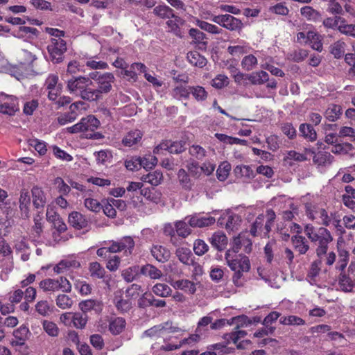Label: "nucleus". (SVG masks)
Instances as JSON below:
<instances>
[{
	"mask_svg": "<svg viewBox=\"0 0 355 355\" xmlns=\"http://www.w3.org/2000/svg\"><path fill=\"white\" fill-rule=\"evenodd\" d=\"M176 255L178 259L184 264L190 265L193 263L192 252L187 248H179L177 249Z\"/></svg>",
	"mask_w": 355,
	"mask_h": 355,
	"instance_id": "39",
	"label": "nucleus"
},
{
	"mask_svg": "<svg viewBox=\"0 0 355 355\" xmlns=\"http://www.w3.org/2000/svg\"><path fill=\"white\" fill-rule=\"evenodd\" d=\"M78 104L77 103H73L70 105V110H71V113L64 114L58 118V123L63 125L67 124V123L73 122L76 120L77 117V114L73 112V110L78 108Z\"/></svg>",
	"mask_w": 355,
	"mask_h": 355,
	"instance_id": "48",
	"label": "nucleus"
},
{
	"mask_svg": "<svg viewBox=\"0 0 355 355\" xmlns=\"http://www.w3.org/2000/svg\"><path fill=\"white\" fill-rule=\"evenodd\" d=\"M196 24L202 30L212 34H220L222 32V29L218 26L198 19H196Z\"/></svg>",
	"mask_w": 355,
	"mask_h": 355,
	"instance_id": "52",
	"label": "nucleus"
},
{
	"mask_svg": "<svg viewBox=\"0 0 355 355\" xmlns=\"http://www.w3.org/2000/svg\"><path fill=\"white\" fill-rule=\"evenodd\" d=\"M31 204V198L27 190L23 189L20 193L19 208L21 211V216L24 218L29 216V206Z\"/></svg>",
	"mask_w": 355,
	"mask_h": 355,
	"instance_id": "25",
	"label": "nucleus"
},
{
	"mask_svg": "<svg viewBox=\"0 0 355 355\" xmlns=\"http://www.w3.org/2000/svg\"><path fill=\"white\" fill-rule=\"evenodd\" d=\"M187 59L191 64L200 68H202L207 64L206 58L197 51L188 53Z\"/></svg>",
	"mask_w": 355,
	"mask_h": 355,
	"instance_id": "38",
	"label": "nucleus"
},
{
	"mask_svg": "<svg viewBox=\"0 0 355 355\" xmlns=\"http://www.w3.org/2000/svg\"><path fill=\"white\" fill-rule=\"evenodd\" d=\"M313 162L319 166L329 165L334 160V157L328 152L319 151L313 158Z\"/></svg>",
	"mask_w": 355,
	"mask_h": 355,
	"instance_id": "32",
	"label": "nucleus"
},
{
	"mask_svg": "<svg viewBox=\"0 0 355 355\" xmlns=\"http://www.w3.org/2000/svg\"><path fill=\"white\" fill-rule=\"evenodd\" d=\"M141 273L151 279H159L162 276V272L152 264H146L141 268Z\"/></svg>",
	"mask_w": 355,
	"mask_h": 355,
	"instance_id": "28",
	"label": "nucleus"
},
{
	"mask_svg": "<svg viewBox=\"0 0 355 355\" xmlns=\"http://www.w3.org/2000/svg\"><path fill=\"white\" fill-rule=\"evenodd\" d=\"M345 46L346 44L343 41H336L330 46V52L335 58H341L345 53Z\"/></svg>",
	"mask_w": 355,
	"mask_h": 355,
	"instance_id": "45",
	"label": "nucleus"
},
{
	"mask_svg": "<svg viewBox=\"0 0 355 355\" xmlns=\"http://www.w3.org/2000/svg\"><path fill=\"white\" fill-rule=\"evenodd\" d=\"M142 135L141 131L138 130L130 131L123 137L122 144L125 146L131 147L141 141Z\"/></svg>",
	"mask_w": 355,
	"mask_h": 355,
	"instance_id": "27",
	"label": "nucleus"
},
{
	"mask_svg": "<svg viewBox=\"0 0 355 355\" xmlns=\"http://www.w3.org/2000/svg\"><path fill=\"white\" fill-rule=\"evenodd\" d=\"M79 307L81 311L86 313L88 311L94 310L96 312L102 309V304L100 301L95 300H87L79 303Z\"/></svg>",
	"mask_w": 355,
	"mask_h": 355,
	"instance_id": "31",
	"label": "nucleus"
},
{
	"mask_svg": "<svg viewBox=\"0 0 355 355\" xmlns=\"http://www.w3.org/2000/svg\"><path fill=\"white\" fill-rule=\"evenodd\" d=\"M125 327V320L121 317H117L110 321L109 329L114 335L121 334Z\"/></svg>",
	"mask_w": 355,
	"mask_h": 355,
	"instance_id": "33",
	"label": "nucleus"
},
{
	"mask_svg": "<svg viewBox=\"0 0 355 355\" xmlns=\"http://www.w3.org/2000/svg\"><path fill=\"white\" fill-rule=\"evenodd\" d=\"M252 243L251 240L248 237L247 232L241 233L234 238L232 250L237 253L241 250L245 253H250L252 250Z\"/></svg>",
	"mask_w": 355,
	"mask_h": 355,
	"instance_id": "16",
	"label": "nucleus"
},
{
	"mask_svg": "<svg viewBox=\"0 0 355 355\" xmlns=\"http://www.w3.org/2000/svg\"><path fill=\"white\" fill-rule=\"evenodd\" d=\"M114 304L117 311L120 313H126L129 311L132 306V303L129 297L125 298L121 291L114 293Z\"/></svg>",
	"mask_w": 355,
	"mask_h": 355,
	"instance_id": "18",
	"label": "nucleus"
},
{
	"mask_svg": "<svg viewBox=\"0 0 355 355\" xmlns=\"http://www.w3.org/2000/svg\"><path fill=\"white\" fill-rule=\"evenodd\" d=\"M190 94H192L197 101H204L207 99L208 96V93L205 89L199 85L190 87Z\"/></svg>",
	"mask_w": 355,
	"mask_h": 355,
	"instance_id": "49",
	"label": "nucleus"
},
{
	"mask_svg": "<svg viewBox=\"0 0 355 355\" xmlns=\"http://www.w3.org/2000/svg\"><path fill=\"white\" fill-rule=\"evenodd\" d=\"M30 331L28 328L23 324L14 331V339L12 340L13 346H23L25 345L26 340L28 338Z\"/></svg>",
	"mask_w": 355,
	"mask_h": 355,
	"instance_id": "20",
	"label": "nucleus"
},
{
	"mask_svg": "<svg viewBox=\"0 0 355 355\" xmlns=\"http://www.w3.org/2000/svg\"><path fill=\"white\" fill-rule=\"evenodd\" d=\"M180 330L179 327L173 325L172 322L167 321L146 330L142 334V338L148 337L151 339H158L164 338L168 334L178 332Z\"/></svg>",
	"mask_w": 355,
	"mask_h": 355,
	"instance_id": "5",
	"label": "nucleus"
},
{
	"mask_svg": "<svg viewBox=\"0 0 355 355\" xmlns=\"http://www.w3.org/2000/svg\"><path fill=\"white\" fill-rule=\"evenodd\" d=\"M258 64L257 58L252 54L245 55L241 60V67L246 71L254 69Z\"/></svg>",
	"mask_w": 355,
	"mask_h": 355,
	"instance_id": "54",
	"label": "nucleus"
},
{
	"mask_svg": "<svg viewBox=\"0 0 355 355\" xmlns=\"http://www.w3.org/2000/svg\"><path fill=\"white\" fill-rule=\"evenodd\" d=\"M139 266H132L122 271L121 275L127 282L134 281L138 275Z\"/></svg>",
	"mask_w": 355,
	"mask_h": 355,
	"instance_id": "64",
	"label": "nucleus"
},
{
	"mask_svg": "<svg viewBox=\"0 0 355 355\" xmlns=\"http://www.w3.org/2000/svg\"><path fill=\"white\" fill-rule=\"evenodd\" d=\"M0 97L1 114L13 116L17 112L19 111V101L15 96L1 93Z\"/></svg>",
	"mask_w": 355,
	"mask_h": 355,
	"instance_id": "10",
	"label": "nucleus"
},
{
	"mask_svg": "<svg viewBox=\"0 0 355 355\" xmlns=\"http://www.w3.org/2000/svg\"><path fill=\"white\" fill-rule=\"evenodd\" d=\"M247 78L253 85H262L269 80L268 73L264 71L252 73Z\"/></svg>",
	"mask_w": 355,
	"mask_h": 355,
	"instance_id": "35",
	"label": "nucleus"
},
{
	"mask_svg": "<svg viewBox=\"0 0 355 355\" xmlns=\"http://www.w3.org/2000/svg\"><path fill=\"white\" fill-rule=\"evenodd\" d=\"M249 50L250 47L244 42H240L237 44L231 45L227 47V52L235 57H239L247 53Z\"/></svg>",
	"mask_w": 355,
	"mask_h": 355,
	"instance_id": "34",
	"label": "nucleus"
},
{
	"mask_svg": "<svg viewBox=\"0 0 355 355\" xmlns=\"http://www.w3.org/2000/svg\"><path fill=\"white\" fill-rule=\"evenodd\" d=\"M40 287L44 291H61L64 293H69L71 291V284L69 281L63 277H60L57 279H45L40 282Z\"/></svg>",
	"mask_w": 355,
	"mask_h": 355,
	"instance_id": "6",
	"label": "nucleus"
},
{
	"mask_svg": "<svg viewBox=\"0 0 355 355\" xmlns=\"http://www.w3.org/2000/svg\"><path fill=\"white\" fill-rule=\"evenodd\" d=\"M292 243L294 248L300 254H305L309 249V245L306 239L300 235H295L292 237Z\"/></svg>",
	"mask_w": 355,
	"mask_h": 355,
	"instance_id": "29",
	"label": "nucleus"
},
{
	"mask_svg": "<svg viewBox=\"0 0 355 355\" xmlns=\"http://www.w3.org/2000/svg\"><path fill=\"white\" fill-rule=\"evenodd\" d=\"M212 21L230 31H236L242 28V22L239 19L230 15H222L214 16Z\"/></svg>",
	"mask_w": 355,
	"mask_h": 355,
	"instance_id": "13",
	"label": "nucleus"
},
{
	"mask_svg": "<svg viewBox=\"0 0 355 355\" xmlns=\"http://www.w3.org/2000/svg\"><path fill=\"white\" fill-rule=\"evenodd\" d=\"M311 47L319 52L322 51L323 46L321 42L320 36L316 32L309 31L307 32L306 43Z\"/></svg>",
	"mask_w": 355,
	"mask_h": 355,
	"instance_id": "26",
	"label": "nucleus"
},
{
	"mask_svg": "<svg viewBox=\"0 0 355 355\" xmlns=\"http://www.w3.org/2000/svg\"><path fill=\"white\" fill-rule=\"evenodd\" d=\"M94 155L98 165L107 166L110 164L112 159V153L109 150H100L95 152Z\"/></svg>",
	"mask_w": 355,
	"mask_h": 355,
	"instance_id": "37",
	"label": "nucleus"
},
{
	"mask_svg": "<svg viewBox=\"0 0 355 355\" xmlns=\"http://www.w3.org/2000/svg\"><path fill=\"white\" fill-rule=\"evenodd\" d=\"M266 222L263 227V230H265V232H263V236L268 237V234L271 231V228L273 226L276 218V214L272 209H268L266 211Z\"/></svg>",
	"mask_w": 355,
	"mask_h": 355,
	"instance_id": "57",
	"label": "nucleus"
},
{
	"mask_svg": "<svg viewBox=\"0 0 355 355\" xmlns=\"http://www.w3.org/2000/svg\"><path fill=\"white\" fill-rule=\"evenodd\" d=\"M352 277L346 275H341L339 279V286L342 291L345 292H352L353 291Z\"/></svg>",
	"mask_w": 355,
	"mask_h": 355,
	"instance_id": "60",
	"label": "nucleus"
},
{
	"mask_svg": "<svg viewBox=\"0 0 355 355\" xmlns=\"http://www.w3.org/2000/svg\"><path fill=\"white\" fill-rule=\"evenodd\" d=\"M89 272L90 276L95 279H103L105 274V268L97 261L89 263Z\"/></svg>",
	"mask_w": 355,
	"mask_h": 355,
	"instance_id": "40",
	"label": "nucleus"
},
{
	"mask_svg": "<svg viewBox=\"0 0 355 355\" xmlns=\"http://www.w3.org/2000/svg\"><path fill=\"white\" fill-rule=\"evenodd\" d=\"M87 322V315L84 313H73L72 324L77 329H83Z\"/></svg>",
	"mask_w": 355,
	"mask_h": 355,
	"instance_id": "59",
	"label": "nucleus"
},
{
	"mask_svg": "<svg viewBox=\"0 0 355 355\" xmlns=\"http://www.w3.org/2000/svg\"><path fill=\"white\" fill-rule=\"evenodd\" d=\"M163 341L164 344L161 345L159 342H156L155 343L152 345V349L155 351H165L170 352L173 350H175L179 349L182 346L186 344H191L193 343H196L199 340L200 336L197 334H193L190 336L189 338H184L182 340L179 345H174L171 343H166V340L163 338Z\"/></svg>",
	"mask_w": 355,
	"mask_h": 355,
	"instance_id": "12",
	"label": "nucleus"
},
{
	"mask_svg": "<svg viewBox=\"0 0 355 355\" xmlns=\"http://www.w3.org/2000/svg\"><path fill=\"white\" fill-rule=\"evenodd\" d=\"M32 195L33 198V205L36 208L43 207L45 204L46 200L44 192L42 190L35 187L32 189Z\"/></svg>",
	"mask_w": 355,
	"mask_h": 355,
	"instance_id": "46",
	"label": "nucleus"
},
{
	"mask_svg": "<svg viewBox=\"0 0 355 355\" xmlns=\"http://www.w3.org/2000/svg\"><path fill=\"white\" fill-rule=\"evenodd\" d=\"M69 223L74 228L81 230L87 225V220L85 216L78 211H73L69 216Z\"/></svg>",
	"mask_w": 355,
	"mask_h": 355,
	"instance_id": "24",
	"label": "nucleus"
},
{
	"mask_svg": "<svg viewBox=\"0 0 355 355\" xmlns=\"http://www.w3.org/2000/svg\"><path fill=\"white\" fill-rule=\"evenodd\" d=\"M224 220H226L225 227L227 231L237 230L241 222V217L239 215L229 211L224 214L223 216L219 218L218 223L222 225L225 223Z\"/></svg>",
	"mask_w": 355,
	"mask_h": 355,
	"instance_id": "17",
	"label": "nucleus"
},
{
	"mask_svg": "<svg viewBox=\"0 0 355 355\" xmlns=\"http://www.w3.org/2000/svg\"><path fill=\"white\" fill-rule=\"evenodd\" d=\"M89 78L94 80L97 85L96 89L91 88L92 101H98L102 98L103 94L109 93L115 80L114 75L110 72H92L89 73Z\"/></svg>",
	"mask_w": 355,
	"mask_h": 355,
	"instance_id": "3",
	"label": "nucleus"
},
{
	"mask_svg": "<svg viewBox=\"0 0 355 355\" xmlns=\"http://www.w3.org/2000/svg\"><path fill=\"white\" fill-rule=\"evenodd\" d=\"M85 207L89 211L98 213L103 209L102 204L97 200L93 198H86L84 200Z\"/></svg>",
	"mask_w": 355,
	"mask_h": 355,
	"instance_id": "53",
	"label": "nucleus"
},
{
	"mask_svg": "<svg viewBox=\"0 0 355 355\" xmlns=\"http://www.w3.org/2000/svg\"><path fill=\"white\" fill-rule=\"evenodd\" d=\"M152 256L159 262H166L170 257V251L165 247L159 245H153L150 248Z\"/></svg>",
	"mask_w": 355,
	"mask_h": 355,
	"instance_id": "21",
	"label": "nucleus"
},
{
	"mask_svg": "<svg viewBox=\"0 0 355 355\" xmlns=\"http://www.w3.org/2000/svg\"><path fill=\"white\" fill-rule=\"evenodd\" d=\"M300 132L304 138L311 141H315L317 138L316 132L310 124H301L300 126Z\"/></svg>",
	"mask_w": 355,
	"mask_h": 355,
	"instance_id": "47",
	"label": "nucleus"
},
{
	"mask_svg": "<svg viewBox=\"0 0 355 355\" xmlns=\"http://www.w3.org/2000/svg\"><path fill=\"white\" fill-rule=\"evenodd\" d=\"M92 80L89 76H79L72 77L66 82L67 90L71 94L79 96L83 100L92 101L91 88Z\"/></svg>",
	"mask_w": 355,
	"mask_h": 355,
	"instance_id": "2",
	"label": "nucleus"
},
{
	"mask_svg": "<svg viewBox=\"0 0 355 355\" xmlns=\"http://www.w3.org/2000/svg\"><path fill=\"white\" fill-rule=\"evenodd\" d=\"M209 241L211 245L218 251L223 250L227 245V238L222 232H216L214 233L209 239Z\"/></svg>",
	"mask_w": 355,
	"mask_h": 355,
	"instance_id": "22",
	"label": "nucleus"
},
{
	"mask_svg": "<svg viewBox=\"0 0 355 355\" xmlns=\"http://www.w3.org/2000/svg\"><path fill=\"white\" fill-rule=\"evenodd\" d=\"M190 95V87L177 86L172 90V96L177 99H187Z\"/></svg>",
	"mask_w": 355,
	"mask_h": 355,
	"instance_id": "58",
	"label": "nucleus"
},
{
	"mask_svg": "<svg viewBox=\"0 0 355 355\" xmlns=\"http://www.w3.org/2000/svg\"><path fill=\"white\" fill-rule=\"evenodd\" d=\"M153 12L155 15L162 19H170L171 17H175L173 10L166 5H159L156 6L153 10Z\"/></svg>",
	"mask_w": 355,
	"mask_h": 355,
	"instance_id": "44",
	"label": "nucleus"
},
{
	"mask_svg": "<svg viewBox=\"0 0 355 355\" xmlns=\"http://www.w3.org/2000/svg\"><path fill=\"white\" fill-rule=\"evenodd\" d=\"M301 15L308 21L318 22L321 21L322 15L311 6H304L300 10Z\"/></svg>",
	"mask_w": 355,
	"mask_h": 355,
	"instance_id": "30",
	"label": "nucleus"
},
{
	"mask_svg": "<svg viewBox=\"0 0 355 355\" xmlns=\"http://www.w3.org/2000/svg\"><path fill=\"white\" fill-rule=\"evenodd\" d=\"M234 171L236 177L244 178L247 180L254 177V173L249 166H236Z\"/></svg>",
	"mask_w": 355,
	"mask_h": 355,
	"instance_id": "43",
	"label": "nucleus"
},
{
	"mask_svg": "<svg viewBox=\"0 0 355 355\" xmlns=\"http://www.w3.org/2000/svg\"><path fill=\"white\" fill-rule=\"evenodd\" d=\"M264 222V216L263 214L259 215L254 223L252 225L250 229V234L253 236H257L259 234H261L262 232H265L263 227V224Z\"/></svg>",
	"mask_w": 355,
	"mask_h": 355,
	"instance_id": "51",
	"label": "nucleus"
},
{
	"mask_svg": "<svg viewBox=\"0 0 355 355\" xmlns=\"http://www.w3.org/2000/svg\"><path fill=\"white\" fill-rule=\"evenodd\" d=\"M343 114L341 105L336 104H330L324 112L325 118L331 122H335L340 119Z\"/></svg>",
	"mask_w": 355,
	"mask_h": 355,
	"instance_id": "23",
	"label": "nucleus"
},
{
	"mask_svg": "<svg viewBox=\"0 0 355 355\" xmlns=\"http://www.w3.org/2000/svg\"><path fill=\"white\" fill-rule=\"evenodd\" d=\"M100 122L95 116L89 115L81 119L78 123L68 127L67 130L71 134L88 131L94 132L98 128Z\"/></svg>",
	"mask_w": 355,
	"mask_h": 355,
	"instance_id": "7",
	"label": "nucleus"
},
{
	"mask_svg": "<svg viewBox=\"0 0 355 355\" xmlns=\"http://www.w3.org/2000/svg\"><path fill=\"white\" fill-rule=\"evenodd\" d=\"M163 179V175L160 171H155L143 175L142 180L148 182L153 186H157L161 184Z\"/></svg>",
	"mask_w": 355,
	"mask_h": 355,
	"instance_id": "42",
	"label": "nucleus"
},
{
	"mask_svg": "<svg viewBox=\"0 0 355 355\" xmlns=\"http://www.w3.org/2000/svg\"><path fill=\"white\" fill-rule=\"evenodd\" d=\"M178 180L182 187L186 190H190L192 187L191 181L184 169H180L178 173Z\"/></svg>",
	"mask_w": 355,
	"mask_h": 355,
	"instance_id": "62",
	"label": "nucleus"
},
{
	"mask_svg": "<svg viewBox=\"0 0 355 355\" xmlns=\"http://www.w3.org/2000/svg\"><path fill=\"white\" fill-rule=\"evenodd\" d=\"M279 322L284 325H304L305 321L296 315H288L282 317L279 320Z\"/></svg>",
	"mask_w": 355,
	"mask_h": 355,
	"instance_id": "61",
	"label": "nucleus"
},
{
	"mask_svg": "<svg viewBox=\"0 0 355 355\" xmlns=\"http://www.w3.org/2000/svg\"><path fill=\"white\" fill-rule=\"evenodd\" d=\"M321 261L315 260L312 262L306 279L311 284H316V277L318 276L320 271Z\"/></svg>",
	"mask_w": 355,
	"mask_h": 355,
	"instance_id": "41",
	"label": "nucleus"
},
{
	"mask_svg": "<svg viewBox=\"0 0 355 355\" xmlns=\"http://www.w3.org/2000/svg\"><path fill=\"white\" fill-rule=\"evenodd\" d=\"M42 326L44 330L49 336L51 337H56L58 336L60 331L55 323L49 320H44Z\"/></svg>",
	"mask_w": 355,
	"mask_h": 355,
	"instance_id": "63",
	"label": "nucleus"
},
{
	"mask_svg": "<svg viewBox=\"0 0 355 355\" xmlns=\"http://www.w3.org/2000/svg\"><path fill=\"white\" fill-rule=\"evenodd\" d=\"M171 286L176 290H182L189 294L193 295L196 291V286L193 282L189 279H181L170 282Z\"/></svg>",
	"mask_w": 355,
	"mask_h": 355,
	"instance_id": "19",
	"label": "nucleus"
},
{
	"mask_svg": "<svg viewBox=\"0 0 355 355\" xmlns=\"http://www.w3.org/2000/svg\"><path fill=\"white\" fill-rule=\"evenodd\" d=\"M47 49L51 61L60 63L63 60V54L67 51V44L62 38H52Z\"/></svg>",
	"mask_w": 355,
	"mask_h": 355,
	"instance_id": "8",
	"label": "nucleus"
},
{
	"mask_svg": "<svg viewBox=\"0 0 355 355\" xmlns=\"http://www.w3.org/2000/svg\"><path fill=\"white\" fill-rule=\"evenodd\" d=\"M186 149V142L184 141H165L156 146L153 150L154 153H159L160 150H166L170 153L179 154Z\"/></svg>",
	"mask_w": 355,
	"mask_h": 355,
	"instance_id": "15",
	"label": "nucleus"
},
{
	"mask_svg": "<svg viewBox=\"0 0 355 355\" xmlns=\"http://www.w3.org/2000/svg\"><path fill=\"white\" fill-rule=\"evenodd\" d=\"M187 223L191 227L202 228L210 226L215 223L216 219L209 215H202L200 214H194L185 218Z\"/></svg>",
	"mask_w": 355,
	"mask_h": 355,
	"instance_id": "14",
	"label": "nucleus"
},
{
	"mask_svg": "<svg viewBox=\"0 0 355 355\" xmlns=\"http://www.w3.org/2000/svg\"><path fill=\"white\" fill-rule=\"evenodd\" d=\"M44 86L48 90V98L50 101H54L60 95L62 91V84L59 81L58 74L50 73L47 76Z\"/></svg>",
	"mask_w": 355,
	"mask_h": 355,
	"instance_id": "11",
	"label": "nucleus"
},
{
	"mask_svg": "<svg viewBox=\"0 0 355 355\" xmlns=\"http://www.w3.org/2000/svg\"><path fill=\"white\" fill-rule=\"evenodd\" d=\"M306 214L311 220L324 226H329L333 218V213L328 214L325 209L309 202L305 205Z\"/></svg>",
	"mask_w": 355,
	"mask_h": 355,
	"instance_id": "4",
	"label": "nucleus"
},
{
	"mask_svg": "<svg viewBox=\"0 0 355 355\" xmlns=\"http://www.w3.org/2000/svg\"><path fill=\"white\" fill-rule=\"evenodd\" d=\"M121 252L131 254L135 248V241L131 236H124L118 241Z\"/></svg>",
	"mask_w": 355,
	"mask_h": 355,
	"instance_id": "50",
	"label": "nucleus"
},
{
	"mask_svg": "<svg viewBox=\"0 0 355 355\" xmlns=\"http://www.w3.org/2000/svg\"><path fill=\"white\" fill-rule=\"evenodd\" d=\"M304 233L313 243L318 245L315 251L318 257L321 258L327 254L328 245L333 241L329 230L324 227L316 228L312 225H306L304 227Z\"/></svg>",
	"mask_w": 355,
	"mask_h": 355,
	"instance_id": "1",
	"label": "nucleus"
},
{
	"mask_svg": "<svg viewBox=\"0 0 355 355\" xmlns=\"http://www.w3.org/2000/svg\"><path fill=\"white\" fill-rule=\"evenodd\" d=\"M354 150L352 144L349 143H336L333 145L331 151L334 154H347Z\"/></svg>",
	"mask_w": 355,
	"mask_h": 355,
	"instance_id": "56",
	"label": "nucleus"
},
{
	"mask_svg": "<svg viewBox=\"0 0 355 355\" xmlns=\"http://www.w3.org/2000/svg\"><path fill=\"white\" fill-rule=\"evenodd\" d=\"M152 292L157 296L167 297L171 295L172 289L166 284L157 283L153 286Z\"/></svg>",
	"mask_w": 355,
	"mask_h": 355,
	"instance_id": "36",
	"label": "nucleus"
},
{
	"mask_svg": "<svg viewBox=\"0 0 355 355\" xmlns=\"http://www.w3.org/2000/svg\"><path fill=\"white\" fill-rule=\"evenodd\" d=\"M227 266L232 270L248 272L250 269V262L248 257L241 254L236 255L233 258L230 250H227L225 255Z\"/></svg>",
	"mask_w": 355,
	"mask_h": 355,
	"instance_id": "9",
	"label": "nucleus"
},
{
	"mask_svg": "<svg viewBox=\"0 0 355 355\" xmlns=\"http://www.w3.org/2000/svg\"><path fill=\"white\" fill-rule=\"evenodd\" d=\"M184 220L177 221L175 224V230L178 236L185 238L191 233L190 226L187 225V223Z\"/></svg>",
	"mask_w": 355,
	"mask_h": 355,
	"instance_id": "55",
	"label": "nucleus"
}]
</instances>
